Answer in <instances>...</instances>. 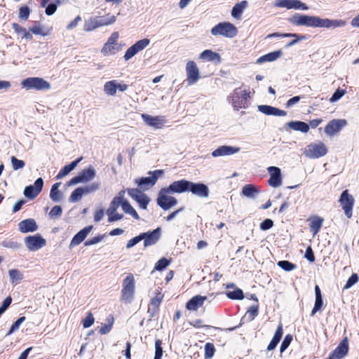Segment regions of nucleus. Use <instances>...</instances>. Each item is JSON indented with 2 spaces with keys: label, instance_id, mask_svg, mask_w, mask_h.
<instances>
[{
  "label": "nucleus",
  "instance_id": "obj_1",
  "mask_svg": "<svg viewBox=\"0 0 359 359\" xmlns=\"http://www.w3.org/2000/svg\"><path fill=\"white\" fill-rule=\"evenodd\" d=\"M287 21L295 26H306L317 28L335 29L343 27L346 22L343 20H331L320 18L316 15H307L295 13L287 18Z\"/></svg>",
  "mask_w": 359,
  "mask_h": 359
},
{
  "label": "nucleus",
  "instance_id": "obj_2",
  "mask_svg": "<svg viewBox=\"0 0 359 359\" xmlns=\"http://www.w3.org/2000/svg\"><path fill=\"white\" fill-rule=\"evenodd\" d=\"M135 282L134 276L129 273L123 280L121 301L125 304H130L135 297Z\"/></svg>",
  "mask_w": 359,
  "mask_h": 359
},
{
  "label": "nucleus",
  "instance_id": "obj_3",
  "mask_svg": "<svg viewBox=\"0 0 359 359\" xmlns=\"http://www.w3.org/2000/svg\"><path fill=\"white\" fill-rule=\"evenodd\" d=\"M21 86L27 90H46L51 88L49 82L40 77H29L22 81Z\"/></svg>",
  "mask_w": 359,
  "mask_h": 359
},
{
  "label": "nucleus",
  "instance_id": "obj_4",
  "mask_svg": "<svg viewBox=\"0 0 359 359\" xmlns=\"http://www.w3.org/2000/svg\"><path fill=\"white\" fill-rule=\"evenodd\" d=\"M213 36H222L226 38H233L238 34V29L230 22H220L211 29Z\"/></svg>",
  "mask_w": 359,
  "mask_h": 359
},
{
  "label": "nucleus",
  "instance_id": "obj_5",
  "mask_svg": "<svg viewBox=\"0 0 359 359\" xmlns=\"http://www.w3.org/2000/svg\"><path fill=\"white\" fill-rule=\"evenodd\" d=\"M327 153V147L322 142L309 144L303 151V154L309 158H318L325 156Z\"/></svg>",
  "mask_w": 359,
  "mask_h": 359
},
{
  "label": "nucleus",
  "instance_id": "obj_6",
  "mask_svg": "<svg viewBox=\"0 0 359 359\" xmlns=\"http://www.w3.org/2000/svg\"><path fill=\"white\" fill-rule=\"evenodd\" d=\"M172 194L167 188H163L158 193L157 204L164 210H168L177 204V199L170 196Z\"/></svg>",
  "mask_w": 359,
  "mask_h": 359
},
{
  "label": "nucleus",
  "instance_id": "obj_7",
  "mask_svg": "<svg viewBox=\"0 0 359 359\" xmlns=\"http://www.w3.org/2000/svg\"><path fill=\"white\" fill-rule=\"evenodd\" d=\"M119 34L118 32H114L108 38L107 42L104 44L101 49V53L104 55H114L119 50L118 46V40Z\"/></svg>",
  "mask_w": 359,
  "mask_h": 359
},
{
  "label": "nucleus",
  "instance_id": "obj_8",
  "mask_svg": "<svg viewBox=\"0 0 359 359\" xmlns=\"http://www.w3.org/2000/svg\"><path fill=\"white\" fill-rule=\"evenodd\" d=\"M249 97V93L245 90H241L238 88L236 89L231 95L229 97V102L236 110L244 107L245 100Z\"/></svg>",
  "mask_w": 359,
  "mask_h": 359
},
{
  "label": "nucleus",
  "instance_id": "obj_9",
  "mask_svg": "<svg viewBox=\"0 0 359 359\" xmlns=\"http://www.w3.org/2000/svg\"><path fill=\"white\" fill-rule=\"evenodd\" d=\"M95 175L96 172L95 168L90 165L87 169L83 170L80 175L71 179V180L68 182L67 184L69 186H72L79 183L88 182L95 178Z\"/></svg>",
  "mask_w": 359,
  "mask_h": 359
},
{
  "label": "nucleus",
  "instance_id": "obj_10",
  "mask_svg": "<svg viewBox=\"0 0 359 359\" xmlns=\"http://www.w3.org/2000/svg\"><path fill=\"white\" fill-rule=\"evenodd\" d=\"M274 6L288 10L306 11L309 7L299 0H275Z\"/></svg>",
  "mask_w": 359,
  "mask_h": 359
},
{
  "label": "nucleus",
  "instance_id": "obj_11",
  "mask_svg": "<svg viewBox=\"0 0 359 359\" xmlns=\"http://www.w3.org/2000/svg\"><path fill=\"white\" fill-rule=\"evenodd\" d=\"M187 81L189 86L194 85L198 82L200 79V71L196 63L193 60H189L186 65Z\"/></svg>",
  "mask_w": 359,
  "mask_h": 359
},
{
  "label": "nucleus",
  "instance_id": "obj_12",
  "mask_svg": "<svg viewBox=\"0 0 359 359\" xmlns=\"http://www.w3.org/2000/svg\"><path fill=\"white\" fill-rule=\"evenodd\" d=\"M339 203L344 211L345 215L348 218H351L352 217L354 198L348 193V190H345L341 193L339 198Z\"/></svg>",
  "mask_w": 359,
  "mask_h": 359
},
{
  "label": "nucleus",
  "instance_id": "obj_13",
  "mask_svg": "<svg viewBox=\"0 0 359 359\" xmlns=\"http://www.w3.org/2000/svg\"><path fill=\"white\" fill-rule=\"evenodd\" d=\"M163 171L161 170H156L153 172H149L151 176L147 177H142L140 180H136V183L138 186L144 190L149 189L153 187L158 180L159 176L163 174Z\"/></svg>",
  "mask_w": 359,
  "mask_h": 359
},
{
  "label": "nucleus",
  "instance_id": "obj_14",
  "mask_svg": "<svg viewBox=\"0 0 359 359\" xmlns=\"http://www.w3.org/2000/svg\"><path fill=\"white\" fill-rule=\"evenodd\" d=\"M150 43V40L149 39H143L137 41L133 46L129 47L123 56V58L126 61L130 60L133 57H134L139 52L143 50L146 47H147Z\"/></svg>",
  "mask_w": 359,
  "mask_h": 359
},
{
  "label": "nucleus",
  "instance_id": "obj_15",
  "mask_svg": "<svg viewBox=\"0 0 359 359\" xmlns=\"http://www.w3.org/2000/svg\"><path fill=\"white\" fill-rule=\"evenodd\" d=\"M128 89V85L123 83H119L116 80L107 81L103 87L104 93L109 96H114L116 91L124 92Z\"/></svg>",
  "mask_w": 359,
  "mask_h": 359
},
{
  "label": "nucleus",
  "instance_id": "obj_16",
  "mask_svg": "<svg viewBox=\"0 0 359 359\" xmlns=\"http://www.w3.org/2000/svg\"><path fill=\"white\" fill-rule=\"evenodd\" d=\"M346 125L347 121L345 119H333L325 126V133L328 136H334Z\"/></svg>",
  "mask_w": 359,
  "mask_h": 359
},
{
  "label": "nucleus",
  "instance_id": "obj_17",
  "mask_svg": "<svg viewBox=\"0 0 359 359\" xmlns=\"http://www.w3.org/2000/svg\"><path fill=\"white\" fill-rule=\"evenodd\" d=\"M43 186V180L41 177L38 178L34 185H29L25 188L24 195L26 198L33 199L41 191Z\"/></svg>",
  "mask_w": 359,
  "mask_h": 359
},
{
  "label": "nucleus",
  "instance_id": "obj_18",
  "mask_svg": "<svg viewBox=\"0 0 359 359\" xmlns=\"http://www.w3.org/2000/svg\"><path fill=\"white\" fill-rule=\"evenodd\" d=\"M141 116L147 125L154 129L162 128L166 122L163 116H153L146 114H142Z\"/></svg>",
  "mask_w": 359,
  "mask_h": 359
},
{
  "label": "nucleus",
  "instance_id": "obj_19",
  "mask_svg": "<svg viewBox=\"0 0 359 359\" xmlns=\"http://www.w3.org/2000/svg\"><path fill=\"white\" fill-rule=\"evenodd\" d=\"M25 243L30 251H36L46 245V240L40 236H29L25 238Z\"/></svg>",
  "mask_w": 359,
  "mask_h": 359
},
{
  "label": "nucleus",
  "instance_id": "obj_20",
  "mask_svg": "<svg viewBox=\"0 0 359 359\" xmlns=\"http://www.w3.org/2000/svg\"><path fill=\"white\" fill-rule=\"evenodd\" d=\"M189 191L194 195L201 198H206L209 196V189L207 185L203 183L189 182Z\"/></svg>",
  "mask_w": 359,
  "mask_h": 359
},
{
  "label": "nucleus",
  "instance_id": "obj_21",
  "mask_svg": "<svg viewBox=\"0 0 359 359\" xmlns=\"http://www.w3.org/2000/svg\"><path fill=\"white\" fill-rule=\"evenodd\" d=\"M268 172L270 175L269 184L273 188H277L282 184L281 170L276 166H270L268 168Z\"/></svg>",
  "mask_w": 359,
  "mask_h": 359
},
{
  "label": "nucleus",
  "instance_id": "obj_22",
  "mask_svg": "<svg viewBox=\"0 0 359 359\" xmlns=\"http://www.w3.org/2000/svg\"><path fill=\"white\" fill-rule=\"evenodd\" d=\"M348 339L345 337L334 349V351L330 354V359H341L344 358L348 353Z\"/></svg>",
  "mask_w": 359,
  "mask_h": 359
},
{
  "label": "nucleus",
  "instance_id": "obj_23",
  "mask_svg": "<svg viewBox=\"0 0 359 359\" xmlns=\"http://www.w3.org/2000/svg\"><path fill=\"white\" fill-rule=\"evenodd\" d=\"M161 229L157 228L151 232H146L141 233L142 240H144V246L148 247L154 245L160 238Z\"/></svg>",
  "mask_w": 359,
  "mask_h": 359
},
{
  "label": "nucleus",
  "instance_id": "obj_24",
  "mask_svg": "<svg viewBox=\"0 0 359 359\" xmlns=\"http://www.w3.org/2000/svg\"><path fill=\"white\" fill-rule=\"evenodd\" d=\"M189 181L186 180L175 181L170 184V186L167 187V189L172 194H182L189 191Z\"/></svg>",
  "mask_w": 359,
  "mask_h": 359
},
{
  "label": "nucleus",
  "instance_id": "obj_25",
  "mask_svg": "<svg viewBox=\"0 0 359 359\" xmlns=\"http://www.w3.org/2000/svg\"><path fill=\"white\" fill-rule=\"evenodd\" d=\"M240 151V148L231 146H221L212 152L213 157L229 156L234 154Z\"/></svg>",
  "mask_w": 359,
  "mask_h": 359
},
{
  "label": "nucleus",
  "instance_id": "obj_26",
  "mask_svg": "<svg viewBox=\"0 0 359 359\" xmlns=\"http://www.w3.org/2000/svg\"><path fill=\"white\" fill-rule=\"evenodd\" d=\"M208 297L206 296H194L187 303L186 307L188 310L196 311L198 308L203 305L205 301H206Z\"/></svg>",
  "mask_w": 359,
  "mask_h": 359
},
{
  "label": "nucleus",
  "instance_id": "obj_27",
  "mask_svg": "<svg viewBox=\"0 0 359 359\" xmlns=\"http://www.w3.org/2000/svg\"><path fill=\"white\" fill-rule=\"evenodd\" d=\"M258 110L266 115L285 116L287 114L285 111L269 105H259L258 106Z\"/></svg>",
  "mask_w": 359,
  "mask_h": 359
},
{
  "label": "nucleus",
  "instance_id": "obj_28",
  "mask_svg": "<svg viewBox=\"0 0 359 359\" xmlns=\"http://www.w3.org/2000/svg\"><path fill=\"white\" fill-rule=\"evenodd\" d=\"M18 226L20 231L22 233L33 232L38 229L37 224L33 219H27L21 221Z\"/></svg>",
  "mask_w": 359,
  "mask_h": 359
},
{
  "label": "nucleus",
  "instance_id": "obj_29",
  "mask_svg": "<svg viewBox=\"0 0 359 359\" xmlns=\"http://www.w3.org/2000/svg\"><path fill=\"white\" fill-rule=\"evenodd\" d=\"M309 220L310 221V231L312 232L313 236L314 237L321 229L324 219L318 215H314L311 217Z\"/></svg>",
  "mask_w": 359,
  "mask_h": 359
},
{
  "label": "nucleus",
  "instance_id": "obj_30",
  "mask_svg": "<svg viewBox=\"0 0 359 359\" xmlns=\"http://www.w3.org/2000/svg\"><path fill=\"white\" fill-rule=\"evenodd\" d=\"M92 226H88L78 232L72 238L70 246H75L80 244L89 234L92 229Z\"/></svg>",
  "mask_w": 359,
  "mask_h": 359
},
{
  "label": "nucleus",
  "instance_id": "obj_31",
  "mask_svg": "<svg viewBox=\"0 0 359 359\" xmlns=\"http://www.w3.org/2000/svg\"><path fill=\"white\" fill-rule=\"evenodd\" d=\"M199 58L203 61L208 62H216L217 63L221 62L220 55L216 52H213L211 50H205L200 55Z\"/></svg>",
  "mask_w": 359,
  "mask_h": 359
},
{
  "label": "nucleus",
  "instance_id": "obj_32",
  "mask_svg": "<svg viewBox=\"0 0 359 359\" xmlns=\"http://www.w3.org/2000/svg\"><path fill=\"white\" fill-rule=\"evenodd\" d=\"M282 55L283 52L281 50L271 52L259 57L257 60V63L262 64L266 62H273L280 57Z\"/></svg>",
  "mask_w": 359,
  "mask_h": 359
},
{
  "label": "nucleus",
  "instance_id": "obj_33",
  "mask_svg": "<svg viewBox=\"0 0 359 359\" xmlns=\"http://www.w3.org/2000/svg\"><path fill=\"white\" fill-rule=\"evenodd\" d=\"M163 299V294L160 292H157L156 295L151 299V302L149 305V311L152 312L153 315H154L157 312Z\"/></svg>",
  "mask_w": 359,
  "mask_h": 359
},
{
  "label": "nucleus",
  "instance_id": "obj_34",
  "mask_svg": "<svg viewBox=\"0 0 359 359\" xmlns=\"http://www.w3.org/2000/svg\"><path fill=\"white\" fill-rule=\"evenodd\" d=\"M248 4L247 1H242L236 4L232 8L231 15L236 19H240Z\"/></svg>",
  "mask_w": 359,
  "mask_h": 359
},
{
  "label": "nucleus",
  "instance_id": "obj_35",
  "mask_svg": "<svg viewBox=\"0 0 359 359\" xmlns=\"http://www.w3.org/2000/svg\"><path fill=\"white\" fill-rule=\"evenodd\" d=\"M287 126L294 130L301 131L302 133H307L309 130V126L303 121H290L287 123Z\"/></svg>",
  "mask_w": 359,
  "mask_h": 359
},
{
  "label": "nucleus",
  "instance_id": "obj_36",
  "mask_svg": "<svg viewBox=\"0 0 359 359\" xmlns=\"http://www.w3.org/2000/svg\"><path fill=\"white\" fill-rule=\"evenodd\" d=\"M81 158H78L76 161H72L70 164L65 165L60 170L56 176L57 180L62 179L67 175L71 171H72L80 162Z\"/></svg>",
  "mask_w": 359,
  "mask_h": 359
},
{
  "label": "nucleus",
  "instance_id": "obj_37",
  "mask_svg": "<svg viewBox=\"0 0 359 359\" xmlns=\"http://www.w3.org/2000/svg\"><path fill=\"white\" fill-rule=\"evenodd\" d=\"M282 335H283V327H282V325L280 324L276 329V331L275 332V334H274L272 340L271 341V342L269 343V344L267 347V349L269 351H272L276 347L277 344L279 343V341L282 337Z\"/></svg>",
  "mask_w": 359,
  "mask_h": 359
},
{
  "label": "nucleus",
  "instance_id": "obj_38",
  "mask_svg": "<svg viewBox=\"0 0 359 359\" xmlns=\"http://www.w3.org/2000/svg\"><path fill=\"white\" fill-rule=\"evenodd\" d=\"M52 27H46L40 24L35 25L29 28V31L36 35L47 36L50 33Z\"/></svg>",
  "mask_w": 359,
  "mask_h": 359
},
{
  "label": "nucleus",
  "instance_id": "obj_39",
  "mask_svg": "<svg viewBox=\"0 0 359 359\" xmlns=\"http://www.w3.org/2000/svg\"><path fill=\"white\" fill-rule=\"evenodd\" d=\"M98 27L100 26L96 16L90 18L83 24V30L86 32H91Z\"/></svg>",
  "mask_w": 359,
  "mask_h": 359
},
{
  "label": "nucleus",
  "instance_id": "obj_40",
  "mask_svg": "<svg viewBox=\"0 0 359 359\" xmlns=\"http://www.w3.org/2000/svg\"><path fill=\"white\" fill-rule=\"evenodd\" d=\"M60 184V182H57L52 186L50 193V198L53 201L58 202L62 199V194L58 189Z\"/></svg>",
  "mask_w": 359,
  "mask_h": 359
},
{
  "label": "nucleus",
  "instance_id": "obj_41",
  "mask_svg": "<svg viewBox=\"0 0 359 359\" xmlns=\"http://www.w3.org/2000/svg\"><path fill=\"white\" fill-rule=\"evenodd\" d=\"M100 27L107 26L114 24L116 20V17L109 14L105 16H96Z\"/></svg>",
  "mask_w": 359,
  "mask_h": 359
},
{
  "label": "nucleus",
  "instance_id": "obj_42",
  "mask_svg": "<svg viewBox=\"0 0 359 359\" xmlns=\"http://www.w3.org/2000/svg\"><path fill=\"white\" fill-rule=\"evenodd\" d=\"M10 281L12 284L19 283L23 278L22 273L18 269H11L8 271Z\"/></svg>",
  "mask_w": 359,
  "mask_h": 359
},
{
  "label": "nucleus",
  "instance_id": "obj_43",
  "mask_svg": "<svg viewBox=\"0 0 359 359\" xmlns=\"http://www.w3.org/2000/svg\"><path fill=\"white\" fill-rule=\"evenodd\" d=\"M121 208L123 212L126 214L131 215L136 219H139L140 217L136 212V210L133 208V207L130 204L128 201L123 202L121 204Z\"/></svg>",
  "mask_w": 359,
  "mask_h": 359
},
{
  "label": "nucleus",
  "instance_id": "obj_44",
  "mask_svg": "<svg viewBox=\"0 0 359 359\" xmlns=\"http://www.w3.org/2000/svg\"><path fill=\"white\" fill-rule=\"evenodd\" d=\"M13 29L15 31V32L22 34V38L26 40H32L33 39L32 35L26 30L25 28L20 27L19 25L16 23L13 24Z\"/></svg>",
  "mask_w": 359,
  "mask_h": 359
},
{
  "label": "nucleus",
  "instance_id": "obj_45",
  "mask_svg": "<svg viewBox=\"0 0 359 359\" xmlns=\"http://www.w3.org/2000/svg\"><path fill=\"white\" fill-rule=\"evenodd\" d=\"M84 192H83V190L82 189V187H79L77 189H76L72 193V194L70 195L69 196V201L72 202V203H76V202H78L79 201L82 196L84 195Z\"/></svg>",
  "mask_w": 359,
  "mask_h": 359
},
{
  "label": "nucleus",
  "instance_id": "obj_46",
  "mask_svg": "<svg viewBox=\"0 0 359 359\" xmlns=\"http://www.w3.org/2000/svg\"><path fill=\"white\" fill-rule=\"evenodd\" d=\"M272 37H283V38H288V37H299V39H305V36L304 35H299L297 34H292V33H284L280 34L278 32L270 34L267 35L266 38H272Z\"/></svg>",
  "mask_w": 359,
  "mask_h": 359
},
{
  "label": "nucleus",
  "instance_id": "obj_47",
  "mask_svg": "<svg viewBox=\"0 0 359 359\" xmlns=\"http://www.w3.org/2000/svg\"><path fill=\"white\" fill-rule=\"evenodd\" d=\"M256 193H257V189L251 184L245 185L242 189V194L248 198H253Z\"/></svg>",
  "mask_w": 359,
  "mask_h": 359
},
{
  "label": "nucleus",
  "instance_id": "obj_48",
  "mask_svg": "<svg viewBox=\"0 0 359 359\" xmlns=\"http://www.w3.org/2000/svg\"><path fill=\"white\" fill-rule=\"evenodd\" d=\"M106 214L108 216V222L111 223L121 220L123 218V215L118 212L117 210H114L111 213L109 212V210H107Z\"/></svg>",
  "mask_w": 359,
  "mask_h": 359
},
{
  "label": "nucleus",
  "instance_id": "obj_49",
  "mask_svg": "<svg viewBox=\"0 0 359 359\" xmlns=\"http://www.w3.org/2000/svg\"><path fill=\"white\" fill-rule=\"evenodd\" d=\"M258 311H259V305H253L250 306L248 310L245 313V317L249 320H252L257 315H258Z\"/></svg>",
  "mask_w": 359,
  "mask_h": 359
},
{
  "label": "nucleus",
  "instance_id": "obj_50",
  "mask_svg": "<svg viewBox=\"0 0 359 359\" xmlns=\"http://www.w3.org/2000/svg\"><path fill=\"white\" fill-rule=\"evenodd\" d=\"M226 296L231 299H243L244 298L243 292L241 289H236L232 292H227Z\"/></svg>",
  "mask_w": 359,
  "mask_h": 359
},
{
  "label": "nucleus",
  "instance_id": "obj_51",
  "mask_svg": "<svg viewBox=\"0 0 359 359\" xmlns=\"http://www.w3.org/2000/svg\"><path fill=\"white\" fill-rule=\"evenodd\" d=\"M11 162L14 170L22 169L25 165V163L23 161L18 159L15 156L11 157Z\"/></svg>",
  "mask_w": 359,
  "mask_h": 359
},
{
  "label": "nucleus",
  "instance_id": "obj_52",
  "mask_svg": "<svg viewBox=\"0 0 359 359\" xmlns=\"http://www.w3.org/2000/svg\"><path fill=\"white\" fill-rule=\"evenodd\" d=\"M277 264L286 271H290L296 269V265L288 261H279Z\"/></svg>",
  "mask_w": 359,
  "mask_h": 359
},
{
  "label": "nucleus",
  "instance_id": "obj_53",
  "mask_svg": "<svg viewBox=\"0 0 359 359\" xmlns=\"http://www.w3.org/2000/svg\"><path fill=\"white\" fill-rule=\"evenodd\" d=\"M162 341L160 339H156L155 341V356L154 359H161L163 355V348L161 347Z\"/></svg>",
  "mask_w": 359,
  "mask_h": 359
},
{
  "label": "nucleus",
  "instance_id": "obj_54",
  "mask_svg": "<svg viewBox=\"0 0 359 359\" xmlns=\"http://www.w3.org/2000/svg\"><path fill=\"white\" fill-rule=\"evenodd\" d=\"M100 188V184L97 182H93L90 184H88L84 187H82L83 192L85 194H88L93 193L98 190Z\"/></svg>",
  "mask_w": 359,
  "mask_h": 359
},
{
  "label": "nucleus",
  "instance_id": "obj_55",
  "mask_svg": "<svg viewBox=\"0 0 359 359\" xmlns=\"http://www.w3.org/2000/svg\"><path fill=\"white\" fill-rule=\"evenodd\" d=\"M137 203L140 205V208L142 209H147V205L149 203V198L147 197L146 194H142L140 198H138L136 201Z\"/></svg>",
  "mask_w": 359,
  "mask_h": 359
},
{
  "label": "nucleus",
  "instance_id": "obj_56",
  "mask_svg": "<svg viewBox=\"0 0 359 359\" xmlns=\"http://www.w3.org/2000/svg\"><path fill=\"white\" fill-rule=\"evenodd\" d=\"M215 353V347L213 344L207 343L205 345V356L206 358H211Z\"/></svg>",
  "mask_w": 359,
  "mask_h": 359
},
{
  "label": "nucleus",
  "instance_id": "obj_57",
  "mask_svg": "<svg viewBox=\"0 0 359 359\" xmlns=\"http://www.w3.org/2000/svg\"><path fill=\"white\" fill-rule=\"evenodd\" d=\"M62 212V210L60 206L55 205L54 206L50 212H49V216L51 219H55L61 216Z\"/></svg>",
  "mask_w": 359,
  "mask_h": 359
},
{
  "label": "nucleus",
  "instance_id": "obj_58",
  "mask_svg": "<svg viewBox=\"0 0 359 359\" xmlns=\"http://www.w3.org/2000/svg\"><path fill=\"white\" fill-rule=\"evenodd\" d=\"M358 280V276L356 273H353L351 277L347 280L346 285H344V289L347 290L351 288L353 285H355Z\"/></svg>",
  "mask_w": 359,
  "mask_h": 359
},
{
  "label": "nucleus",
  "instance_id": "obj_59",
  "mask_svg": "<svg viewBox=\"0 0 359 359\" xmlns=\"http://www.w3.org/2000/svg\"><path fill=\"white\" fill-rule=\"evenodd\" d=\"M25 320V317L22 316L19 318L11 326L8 335L11 334L16 331L20 326V325Z\"/></svg>",
  "mask_w": 359,
  "mask_h": 359
},
{
  "label": "nucleus",
  "instance_id": "obj_60",
  "mask_svg": "<svg viewBox=\"0 0 359 359\" xmlns=\"http://www.w3.org/2000/svg\"><path fill=\"white\" fill-rule=\"evenodd\" d=\"M323 302L322 297H316L314 307L311 311V316H314L323 306Z\"/></svg>",
  "mask_w": 359,
  "mask_h": 359
},
{
  "label": "nucleus",
  "instance_id": "obj_61",
  "mask_svg": "<svg viewBox=\"0 0 359 359\" xmlns=\"http://www.w3.org/2000/svg\"><path fill=\"white\" fill-rule=\"evenodd\" d=\"M170 264V262L165 258H161L156 264L154 269L157 271L162 270L166 268Z\"/></svg>",
  "mask_w": 359,
  "mask_h": 359
},
{
  "label": "nucleus",
  "instance_id": "obj_62",
  "mask_svg": "<svg viewBox=\"0 0 359 359\" xmlns=\"http://www.w3.org/2000/svg\"><path fill=\"white\" fill-rule=\"evenodd\" d=\"M292 340V337L291 335L287 334L285 337L283 342L281 343L280 351L283 353L290 344Z\"/></svg>",
  "mask_w": 359,
  "mask_h": 359
},
{
  "label": "nucleus",
  "instance_id": "obj_63",
  "mask_svg": "<svg viewBox=\"0 0 359 359\" xmlns=\"http://www.w3.org/2000/svg\"><path fill=\"white\" fill-rule=\"evenodd\" d=\"M128 194L135 201H136L138 198H140V196H141L142 194H144L138 189H128Z\"/></svg>",
  "mask_w": 359,
  "mask_h": 359
},
{
  "label": "nucleus",
  "instance_id": "obj_64",
  "mask_svg": "<svg viewBox=\"0 0 359 359\" xmlns=\"http://www.w3.org/2000/svg\"><path fill=\"white\" fill-rule=\"evenodd\" d=\"M94 317L91 313H89L86 318L82 321L83 326L85 328L90 327L94 323Z\"/></svg>",
  "mask_w": 359,
  "mask_h": 359
}]
</instances>
